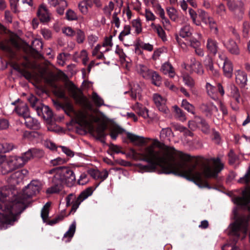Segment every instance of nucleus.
<instances>
[{"mask_svg": "<svg viewBox=\"0 0 250 250\" xmlns=\"http://www.w3.org/2000/svg\"><path fill=\"white\" fill-rule=\"evenodd\" d=\"M177 152L173 146L161 144L157 139L154 140L153 145L145 148L144 153H140L131 148L130 153L135 160L143 161L148 163L143 165L138 164L136 166L142 171L155 172L160 174L176 175L178 161L174 155Z\"/></svg>", "mask_w": 250, "mask_h": 250, "instance_id": "f257e3e1", "label": "nucleus"}, {"mask_svg": "<svg viewBox=\"0 0 250 250\" xmlns=\"http://www.w3.org/2000/svg\"><path fill=\"white\" fill-rule=\"evenodd\" d=\"M41 183L33 180L23 189L21 193L16 195L12 190L6 187L0 190V229H6L12 225L19 215L28 206V200L39 193Z\"/></svg>", "mask_w": 250, "mask_h": 250, "instance_id": "f03ea898", "label": "nucleus"}, {"mask_svg": "<svg viewBox=\"0 0 250 250\" xmlns=\"http://www.w3.org/2000/svg\"><path fill=\"white\" fill-rule=\"evenodd\" d=\"M178 157L181 161H178L176 176L186 178L195 184L200 188H211L207 179L210 178L216 179L218 173L224 168L223 164L215 165L214 168L206 167L203 169H198L197 166L199 164L197 158L193 164H188L191 162L190 155L179 151Z\"/></svg>", "mask_w": 250, "mask_h": 250, "instance_id": "7ed1b4c3", "label": "nucleus"}, {"mask_svg": "<svg viewBox=\"0 0 250 250\" xmlns=\"http://www.w3.org/2000/svg\"><path fill=\"white\" fill-rule=\"evenodd\" d=\"M76 181L75 175L69 167H60L58 172L55 174L52 179V186L47 188L46 192L49 194L59 193L63 185L71 187Z\"/></svg>", "mask_w": 250, "mask_h": 250, "instance_id": "20e7f679", "label": "nucleus"}, {"mask_svg": "<svg viewBox=\"0 0 250 250\" xmlns=\"http://www.w3.org/2000/svg\"><path fill=\"white\" fill-rule=\"evenodd\" d=\"M93 192L92 187H89L83 191L77 198L74 194L71 193L68 195L66 198V206L72 205L70 212H75L78 208L81 203L88 197L91 195Z\"/></svg>", "mask_w": 250, "mask_h": 250, "instance_id": "39448f33", "label": "nucleus"}, {"mask_svg": "<svg viewBox=\"0 0 250 250\" xmlns=\"http://www.w3.org/2000/svg\"><path fill=\"white\" fill-rule=\"evenodd\" d=\"M82 122L88 127L89 132L96 137L97 140L100 141L104 145H106L105 139L107 134L106 133L105 130L107 125L105 123L102 124L97 127H95L92 122L83 119Z\"/></svg>", "mask_w": 250, "mask_h": 250, "instance_id": "423d86ee", "label": "nucleus"}, {"mask_svg": "<svg viewBox=\"0 0 250 250\" xmlns=\"http://www.w3.org/2000/svg\"><path fill=\"white\" fill-rule=\"evenodd\" d=\"M68 90L70 97L74 99L77 104L83 107L88 106V99L83 95L82 90L76 86L72 82H70Z\"/></svg>", "mask_w": 250, "mask_h": 250, "instance_id": "0eeeda50", "label": "nucleus"}, {"mask_svg": "<svg viewBox=\"0 0 250 250\" xmlns=\"http://www.w3.org/2000/svg\"><path fill=\"white\" fill-rule=\"evenodd\" d=\"M43 155V152L42 150L36 148H32L28 149V151L22 154L21 157H14L17 160V162L23 163L22 167L30 159L34 158H41Z\"/></svg>", "mask_w": 250, "mask_h": 250, "instance_id": "6e6552de", "label": "nucleus"}, {"mask_svg": "<svg viewBox=\"0 0 250 250\" xmlns=\"http://www.w3.org/2000/svg\"><path fill=\"white\" fill-rule=\"evenodd\" d=\"M23 163L17 162L15 157L9 160L7 163L2 164L1 168V173L3 175L8 174L13 171L22 167Z\"/></svg>", "mask_w": 250, "mask_h": 250, "instance_id": "1a4fd4ad", "label": "nucleus"}, {"mask_svg": "<svg viewBox=\"0 0 250 250\" xmlns=\"http://www.w3.org/2000/svg\"><path fill=\"white\" fill-rule=\"evenodd\" d=\"M218 42L212 38H208L207 41L206 47L208 54L215 56L219 49Z\"/></svg>", "mask_w": 250, "mask_h": 250, "instance_id": "9d476101", "label": "nucleus"}, {"mask_svg": "<svg viewBox=\"0 0 250 250\" xmlns=\"http://www.w3.org/2000/svg\"><path fill=\"white\" fill-rule=\"evenodd\" d=\"M234 202L238 206L247 207L250 203V191H243V196L236 197Z\"/></svg>", "mask_w": 250, "mask_h": 250, "instance_id": "9b49d317", "label": "nucleus"}, {"mask_svg": "<svg viewBox=\"0 0 250 250\" xmlns=\"http://www.w3.org/2000/svg\"><path fill=\"white\" fill-rule=\"evenodd\" d=\"M37 15L42 22H47L50 20V17L48 10L44 4L40 5Z\"/></svg>", "mask_w": 250, "mask_h": 250, "instance_id": "f8f14e48", "label": "nucleus"}, {"mask_svg": "<svg viewBox=\"0 0 250 250\" xmlns=\"http://www.w3.org/2000/svg\"><path fill=\"white\" fill-rule=\"evenodd\" d=\"M224 46L228 51L232 54L238 55L240 51L236 42L232 39L229 40L226 42L224 43Z\"/></svg>", "mask_w": 250, "mask_h": 250, "instance_id": "ddd939ff", "label": "nucleus"}, {"mask_svg": "<svg viewBox=\"0 0 250 250\" xmlns=\"http://www.w3.org/2000/svg\"><path fill=\"white\" fill-rule=\"evenodd\" d=\"M204 64L206 69L208 71H210L212 75L215 76L219 75L218 71L214 68L213 60L209 55L207 56L206 58V60L204 62Z\"/></svg>", "mask_w": 250, "mask_h": 250, "instance_id": "4468645a", "label": "nucleus"}, {"mask_svg": "<svg viewBox=\"0 0 250 250\" xmlns=\"http://www.w3.org/2000/svg\"><path fill=\"white\" fill-rule=\"evenodd\" d=\"M126 137L132 143H136L138 145H143L147 143L145 138L136 135L129 132L126 133Z\"/></svg>", "mask_w": 250, "mask_h": 250, "instance_id": "2eb2a0df", "label": "nucleus"}, {"mask_svg": "<svg viewBox=\"0 0 250 250\" xmlns=\"http://www.w3.org/2000/svg\"><path fill=\"white\" fill-rule=\"evenodd\" d=\"M76 222H73L70 226L68 230L64 234L62 240L65 242H69L71 241L72 238L74 236L76 230Z\"/></svg>", "mask_w": 250, "mask_h": 250, "instance_id": "dca6fc26", "label": "nucleus"}, {"mask_svg": "<svg viewBox=\"0 0 250 250\" xmlns=\"http://www.w3.org/2000/svg\"><path fill=\"white\" fill-rule=\"evenodd\" d=\"M26 126L32 129H38L40 127V123L37 120L30 117V115L24 118Z\"/></svg>", "mask_w": 250, "mask_h": 250, "instance_id": "f3484780", "label": "nucleus"}, {"mask_svg": "<svg viewBox=\"0 0 250 250\" xmlns=\"http://www.w3.org/2000/svg\"><path fill=\"white\" fill-rule=\"evenodd\" d=\"M15 111L20 116H22L24 119L30 115L28 107L26 104L24 103H22L19 106L16 107Z\"/></svg>", "mask_w": 250, "mask_h": 250, "instance_id": "a211bd4d", "label": "nucleus"}, {"mask_svg": "<svg viewBox=\"0 0 250 250\" xmlns=\"http://www.w3.org/2000/svg\"><path fill=\"white\" fill-rule=\"evenodd\" d=\"M223 71L226 77L228 78L231 77L233 72V66L231 62L227 58L224 62Z\"/></svg>", "mask_w": 250, "mask_h": 250, "instance_id": "6ab92c4d", "label": "nucleus"}, {"mask_svg": "<svg viewBox=\"0 0 250 250\" xmlns=\"http://www.w3.org/2000/svg\"><path fill=\"white\" fill-rule=\"evenodd\" d=\"M192 63L190 64V67L191 70L197 73L199 75H202L204 74V71L203 69L202 64L193 59V60H191Z\"/></svg>", "mask_w": 250, "mask_h": 250, "instance_id": "aec40b11", "label": "nucleus"}, {"mask_svg": "<svg viewBox=\"0 0 250 250\" xmlns=\"http://www.w3.org/2000/svg\"><path fill=\"white\" fill-rule=\"evenodd\" d=\"M161 70L164 74H168L169 77L171 78H173L175 75L174 68L172 65L168 62L164 63L162 65Z\"/></svg>", "mask_w": 250, "mask_h": 250, "instance_id": "412c9836", "label": "nucleus"}, {"mask_svg": "<svg viewBox=\"0 0 250 250\" xmlns=\"http://www.w3.org/2000/svg\"><path fill=\"white\" fill-rule=\"evenodd\" d=\"M192 30L189 25H185L181 28L179 35L183 38H190L192 35Z\"/></svg>", "mask_w": 250, "mask_h": 250, "instance_id": "4be33fe9", "label": "nucleus"}, {"mask_svg": "<svg viewBox=\"0 0 250 250\" xmlns=\"http://www.w3.org/2000/svg\"><path fill=\"white\" fill-rule=\"evenodd\" d=\"M215 13L221 20H225L227 15V9L225 5L221 3L216 6Z\"/></svg>", "mask_w": 250, "mask_h": 250, "instance_id": "5701e85b", "label": "nucleus"}, {"mask_svg": "<svg viewBox=\"0 0 250 250\" xmlns=\"http://www.w3.org/2000/svg\"><path fill=\"white\" fill-rule=\"evenodd\" d=\"M147 79H151L152 83L156 86H160L161 83V77L156 72L151 70Z\"/></svg>", "mask_w": 250, "mask_h": 250, "instance_id": "b1692460", "label": "nucleus"}, {"mask_svg": "<svg viewBox=\"0 0 250 250\" xmlns=\"http://www.w3.org/2000/svg\"><path fill=\"white\" fill-rule=\"evenodd\" d=\"M236 83L241 85V86L244 87L247 84V75L246 73L239 72L236 76Z\"/></svg>", "mask_w": 250, "mask_h": 250, "instance_id": "393cba45", "label": "nucleus"}, {"mask_svg": "<svg viewBox=\"0 0 250 250\" xmlns=\"http://www.w3.org/2000/svg\"><path fill=\"white\" fill-rule=\"evenodd\" d=\"M15 147L12 143L6 142H2L0 144V153H5L12 150Z\"/></svg>", "mask_w": 250, "mask_h": 250, "instance_id": "a878e982", "label": "nucleus"}, {"mask_svg": "<svg viewBox=\"0 0 250 250\" xmlns=\"http://www.w3.org/2000/svg\"><path fill=\"white\" fill-rule=\"evenodd\" d=\"M137 104V105L136 106L135 110L137 114L145 119L148 117V109L142 105H139L138 103Z\"/></svg>", "mask_w": 250, "mask_h": 250, "instance_id": "bb28decb", "label": "nucleus"}, {"mask_svg": "<svg viewBox=\"0 0 250 250\" xmlns=\"http://www.w3.org/2000/svg\"><path fill=\"white\" fill-rule=\"evenodd\" d=\"M28 100L30 103L31 107L35 108L38 114L40 115V112L42 111V109L40 107L36 105L39 101V99L36 96L31 95L28 98Z\"/></svg>", "mask_w": 250, "mask_h": 250, "instance_id": "cd10ccee", "label": "nucleus"}, {"mask_svg": "<svg viewBox=\"0 0 250 250\" xmlns=\"http://www.w3.org/2000/svg\"><path fill=\"white\" fill-rule=\"evenodd\" d=\"M51 206L50 202H47L42 208L41 210V217L43 222H47V219L48 218L49 208Z\"/></svg>", "mask_w": 250, "mask_h": 250, "instance_id": "c85d7f7f", "label": "nucleus"}, {"mask_svg": "<svg viewBox=\"0 0 250 250\" xmlns=\"http://www.w3.org/2000/svg\"><path fill=\"white\" fill-rule=\"evenodd\" d=\"M240 225L237 223L232 224L230 227V233L237 239L240 237Z\"/></svg>", "mask_w": 250, "mask_h": 250, "instance_id": "c756f323", "label": "nucleus"}, {"mask_svg": "<svg viewBox=\"0 0 250 250\" xmlns=\"http://www.w3.org/2000/svg\"><path fill=\"white\" fill-rule=\"evenodd\" d=\"M173 109L176 118L181 121H184L186 120L185 113L177 105H174Z\"/></svg>", "mask_w": 250, "mask_h": 250, "instance_id": "7c9ffc66", "label": "nucleus"}, {"mask_svg": "<svg viewBox=\"0 0 250 250\" xmlns=\"http://www.w3.org/2000/svg\"><path fill=\"white\" fill-rule=\"evenodd\" d=\"M125 129L119 126H117L111 130L109 135L112 140H116L118 135L119 134H122L125 132Z\"/></svg>", "mask_w": 250, "mask_h": 250, "instance_id": "2f4dec72", "label": "nucleus"}, {"mask_svg": "<svg viewBox=\"0 0 250 250\" xmlns=\"http://www.w3.org/2000/svg\"><path fill=\"white\" fill-rule=\"evenodd\" d=\"M57 80V76L53 73L50 74L49 76L45 78V81L51 86L57 88V86L56 84V82Z\"/></svg>", "mask_w": 250, "mask_h": 250, "instance_id": "473e14b6", "label": "nucleus"}, {"mask_svg": "<svg viewBox=\"0 0 250 250\" xmlns=\"http://www.w3.org/2000/svg\"><path fill=\"white\" fill-rule=\"evenodd\" d=\"M181 106L188 112L193 114H194V107L189 103L187 100H183Z\"/></svg>", "mask_w": 250, "mask_h": 250, "instance_id": "72a5a7b5", "label": "nucleus"}, {"mask_svg": "<svg viewBox=\"0 0 250 250\" xmlns=\"http://www.w3.org/2000/svg\"><path fill=\"white\" fill-rule=\"evenodd\" d=\"M65 113L69 116H71V113L75 112V110L73 105L70 103H67L62 106Z\"/></svg>", "mask_w": 250, "mask_h": 250, "instance_id": "f704fd0d", "label": "nucleus"}, {"mask_svg": "<svg viewBox=\"0 0 250 250\" xmlns=\"http://www.w3.org/2000/svg\"><path fill=\"white\" fill-rule=\"evenodd\" d=\"M238 182L240 183L245 184L247 185H249L250 183V166L249 167L247 171V172L245 174V175L240 178Z\"/></svg>", "mask_w": 250, "mask_h": 250, "instance_id": "c9c22d12", "label": "nucleus"}, {"mask_svg": "<svg viewBox=\"0 0 250 250\" xmlns=\"http://www.w3.org/2000/svg\"><path fill=\"white\" fill-rule=\"evenodd\" d=\"M92 99L97 106L100 107L104 104V100L95 92L92 93Z\"/></svg>", "mask_w": 250, "mask_h": 250, "instance_id": "e433bc0d", "label": "nucleus"}, {"mask_svg": "<svg viewBox=\"0 0 250 250\" xmlns=\"http://www.w3.org/2000/svg\"><path fill=\"white\" fill-rule=\"evenodd\" d=\"M114 4L112 1H110L108 5H106L103 8L104 14L108 17H110L111 15V12L114 9Z\"/></svg>", "mask_w": 250, "mask_h": 250, "instance_id": "4c0bfd02", "label": "nucleus"}, {"mask_svg": "<svg viewBox=\"0 0 250 250\" xmlns=\"http://www.w3.org/2000/svg\"><path fill=\"white\" fill-rule=\"evenodd\" d=\"M151 70L144 65H140L139 72L140 74L145 78H148V75Z\"/></svg>", "mask_w": 250, "mask_h": 250, "instance_id": "58836bf2", "label": "nucleus"}, {"mask_svg": "<svg viewBox=\"0 0 250 250\" xmlns=\"http://www.w3.org/2000/svg\"><path fill=\"white\" fill-rule=\"evenodd\" d=\"M132 25L135 28L136 32L139 34L142 32V25L140 20H133L131 22Z\"/></svg>", "mask_w": 250, "mask_h": 250, "instance_id": "ea45409f", "label": "nucleus"}, {"mask_svg": "<svg viewBox=\"0 0 250 250\" xmlns=\"http://www.w3.org/2000/svg\"><path fill=\"white\" fill-rule=\"evenodd\" d=\"M186 40L188 42V44L194 48L199 47L201 45L200 42L195 38L190 37L188 40L186 39Z\"/></svg>", "mask_w": 250, "mask_h": 250, "instance_id": "a19ab883", "label": "nucleus"}, {"mask_svg": "<svg viewBox=\"0 0 250 250\" xmlns=\"http://www.w3.org/2000/svg\"><path fill=\"white\" fill-rule=\"evenodd\" d=\"M64 218V215L62 214H59L55 218L52 220H49L47 219V222H45L47 224L53 226L55 224L58 223L59 222L62 221Z\"/></svg>", "mask_w": 250, "mask_h": 250, "instance_id": "79ce46f5", "label": "nucleus"}, {"mask_svg": "<svg viewBox=\"0 0 250 250\" xmlns=\"http://www.w3.org/2000/svg\"><path fill=\"white\" fill-rule=\"evenodd\" d=\"M67 161V160L64 158H62L61 157H59L55 159L51 160L50 161V163L52 166H56L65 164V163H66Z\"/></svg>", "mask_w": 250, "mask_h": 250, "instance_id": "37998d69", "label": "nucleus"}, {"mask_svg": "<svg viewBox=\"0 0 250 250\" xmlns=\"http://www.w3.org/2000/svg\"><path fill=\"white\" fill-rule=\"evenodd\" d=\"M167 13L169 18L173 21H175L177 19L178 16L176 15L177 11L174 8H170L167 9Z\"/></svg>", "mask_w": 250, "mask_h": 250, "instance_id": "c03bdc74", "label": "nucleus"}, {"mask_svg": "<svg viewBox=\"0 0 250 250\" xmlns=\"http://www.w3.org/2000/svg\"><path fill=\"white\" fill-rule=\"evenodd\" d=\"M75 34L76 35L77 42L79 43H83L85 39L84 32L80 29H77L75 31Z\"/></svg>", "mask_w": 250, "mask_h": 250, "instance_id": "a18cd8bd", "label": "nucleus"}, {"mask_svg": "<svg viewBox=\"0 0 250 250\" xmlns=\"http://www.w3.org/2000/svg\"><path fill=\"white\" fill-rule=\"evenodd\" d=\"M183 80L186 85L188 87L192 88L194 85V81L192 77L187 75L184 76L183 77Z\"/></svg>", "mask_w": 250, "mask_h": 250, "instance_id": "49530a36", "label": "nucleus"}, {"mask_svg": "<svg viewBox=\"0 0 250 250\" xmlns=\"http://www.w3.org/2000/svg\"><path fill=\"white\" fill-rule=\"evenodd\" d=\"M59 5L60 6L57 8V12L60 15H62L64 13L65 8L67 6V2L64 0H62Z\"/></svg>", "mask_w": 250, "mask_h": 250, "instance_id": "de8ad7c7", "label": "nucleus"}, {"mask_svg": "<svg viewBox=\"0 0 250 250\" xmlns=\"http://www.w3.org/2000/svg\"><path fill=\"white\" fill-rule=\"evenodd\" d=\"M66 18L68 21H74L77 20V16L74 11L68 9L66 13Z\"/></svg>", "mask_w": 250, "mask_h": 250, "instance_id": "09e8293b", "label": "nucleus"}, {"mask_svg": "<svg viewBox=\"0 0 250 250\" xmlns=\"http://www.w3.org/2000/svg\"><path fill=\"white\" fill-rule=\"evenodd\" d=\"M156 30L158 36L161 38V39L165 41L167 40L166 33L164 29L160 25H158L156 27Z\"/></svg>", "mask_w": 250, "mask_h": 250, "instance_id": "8fccbe9b", "label": "nucleus"}, {"mask_svg": "<svg viewBox=\"0 0 250 250\" xmlns=\"http://www.w3.org/2000/svg\"><path fill=\"white\" fill-rule=\"evenodd\" d=\"M153 101L156 106L166 103V100L158 94H154L153 95Z\"/></svg>", "mask_w": 250, "mask_h": 250, "instance_id": "3c124183", "label": "nucleus"}, {"mask_svg": "<svg viewBox=\"0 0 250 250\" xmlns=\"http://www.w3.org/2000/svg\"><path fill=\"white\" fill-rule=\"evenodd\" d=\"M198 12V15L203 22L207 23V20L208 18L209 17L208 14L202 9L199 10Z\"/></svg>", "mask_w": 250, "mask_h": 250, "instance_id": "603ef678", "label": "nucleus"}, {"mask_svg": "<svg viewBox=\"0 0 250 250\" xmlns=\"http://www.w3.org/2000/svg\"><path fill=\"white\" fill-rule=\"evenodd\" d=\"M202 106L204 108V110L208 113H210L212 111H218L216 106L213 104L209 105L203 104Z\"/></svg>", "mask_w": 250, "mask_h": 250, "instance_id": "864d4df0", "label": "nucleus"}, {"mask_svg": "<svg viewBox=\"0 0 250 250\" xmlns=\"http://www.w3.org/2000/svg\"><path fill=\"white\" fill-rule=\"evenodd\" d=\"M228 156H229V164H230V165L234 164L235 163V162L237 159V157L235 155V154L234 153V151L232 150H231L229 151V152L228 154Z\"/></svg>", "mask_w": 250, "mask_h": 250, "instance_id": "5fc2aeb1", "label": "nucleus"}, {"mask_svg": "<svg viewBox=\"0 0 250 250\" xmlns=\"http://www.w3.org/2000/svg\"><path fill=\"white\" fill-rule=\"evenodd\" d=\"M78 7L81 13L85 15L88 12V7L86 5L83 1H81L79 3Z\"/></svg>", "mask_w": 250, "mask_h": 250, "instance_id": "6e6d98bb", "label": "nucleus"}, {"mask_svg": "<svg viewBox=\"0 0 250 250\" xmlns=\"http://www.w3.org/2000/svg\"><path fill=\"white\" fill-rule=\"evenodd\" d=\"M88 181L87 178V175L85 173H83L80 176V179L78 181V184L80 185H84L86 184Z\"/></svg>", "mask_w": 250, "mask_h": 250, "instance_id": "4d7b16f0", "label": "nucleus"}, {"mask_svg": "<svg viewBox=\"0 0 250 250\" xmlns=\"http://www.w3.org/2000/svg\"><path fill=\"white\" fill-rule=\"evenodd\" d=\"M115 53L119 56L121 59L125 60L126 55L125 53L124 52L123 49L122 48H120L119 45L116 46Z\"/></svg>", "mask_w": 250, "mask_h": 250, "instance_id": "13d9d810", "label": "nucleus"}, {"mask_svg": "<svg viewBox=\"0 0 250 250\" xmlns=\"http://www.w3.org/2000/svg\"><path fill=\"white\" fill-rule=\"evenodd\" d=\"M60 147H61L62 152L64 153L67 156L72 157L74 156V152L70 150L69 148L63 146H61Z\"/></svg>", "mask_w": 250, "mask_h": 250, "instance_id": "bf43d9fd", "label": "nucleus"}, {"mask_svg": "<svg viewBox=\"0 0 250 250\" xmlns=\"http://www.w3.org/2000/svg\"><path fill=\"white\" fill-rule=\"evenodd\" d=\"M0 49L10 53L12 52L11 48L3 42H0Z\"/></svg>", "mask_w": 250, "mask_h": 250, "instance_id": "052dcab7", "label": "nucleus"}, {"mask_svg": "<svg viewBox=\"0 0 250 250\" xmlns=\"http://www.w3.org/2000/svg\"><path fill=\"white\" fill-rule=\"evenodd\" d=\"M9 126L8 121L5 119L0 118V129H5Z\"/></svg>", "mask_w": 250, "mask_h": 250, "instance_id": "680f3d73", "label": "nucleus"}, {"mask_svg": "<svg viewBox=\"0 0 250 250\" xmlns=\"http://www.w3.org/2000/svg\"><path fill=\"white\" fill-rule=\"evenodd\" d=\"M20 73L26 80H29L32 78V74H31V73L25 69H21V71Z\"/></svg>", "mask_w": 250, "mask_h": 250, "instance_id": "e2e57ef3", "label": "nucleus"}, {"mask_svg": "<svg viewBox=\"0 0 250 250\" xmlns=\"http://www.w3.org/2000/svg\"><path fill=\"white\" fill-rule=\"evenodd\" d=\"M62 32L68 36H73L75 34V31L70 27L64 28L63 29Z\"/></svg>", "mask_w": 250, "mask_h": 250, "instance_id": "0e129e2a", "label": "nucleus"}, {"mask_svg": "<svg viewBox=\"0 0 250 250\" xmlns=\"http://www.w3.org/2000/svg\"><path fill=\"white\" fill-rule=\"evenodd\" d=\"M108 146H109V150L114 152H115L116 153H119L120 152L123 153L122 151H121L120 150V147L118 146L115 145L112 143H110L108 145Z\"/></svg>", "mask_w": 250, "mask_h": 250, "instance_id": "69168bd1", "label": "nucleus"}, {"mask_svg": "<svg viewBox=\"0 0 250 250\" xmlns=\"http://www.w3.org/2000/svg\"><path fill=\"white\" fill-rule=\"evenodd\" d=\"M157 107L159 111L164 113L165 114H167L169 112V111L165 103L160 104V105H157Z\"/></svg>", "mask_w": 250, "mask_h": 250, "instance_id": "338daca9", "label": "nucleus"}, {"mask_svg": "<svg viewBox=\"0 0 250 250\" xmlns=\"http://www.w3.org/2000/svg\"><path fill=\"white\" fill-rule=\"evenodd\" d=\"M56 94L57 96L62 99H66L67 98L65 91L61 88H58L56 90Z\"/></svg>", "mask_w": 250, "mask_h": 250, "instance_id": "774afa93", "label": "nucleus"}]
</instances>
